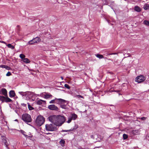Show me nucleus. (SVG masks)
<instances>
[{"mask_svg":"<svg viewBox=\"0 0 149 149\" xmlns=\"http://www.w3.org/2000/svg\"><path fill=\"white\" fill-rule=\"evenodd\" d=\"M66 119L64 116L61 115L56 116V122H55L56 125L57 126H61L65 121Z\"/></svg>","mask_w":149,"mask_h":149,"instance_id":"obj_1","label":"nucleus"},{"mask_svg":"<svg viewBox=\"0 0 149 149\" xmlns=\"http://www.w3.org/2000/svg\"><path fill=\"white\" fill-rule=\"evenodd\" d=\"M57 126L56 124L52 123L47 124L45 125L46 129L47 131H55L57 129Z\"/></svg>","mask_w":149,"mask_h":149,"instance_id":"obj_2","label":"nucleus"},{"mask_svg":"<svg viewBox=\"0 0 149 149\" xmlns=\"http://www.w3.org/2000/svg\"><path fill=\"white\" fill-rule=\"evenodd\" d=\"M22 119L26 123H31L32 120L31 115L26 113L22 115Z\"/></svg>","mask_w":149,"mask_h":149,"instance_id":"obj_3","label":"nucleus"},{"mask_svg":"<svg viewBox=\"0 0 149 149\" xmlns=\"http://www.w3.org/2000/svg\"><path fill=\"white\" fill-rule=\"evenodd\" d=\"M45 121V118L42 116H38L36 118V123L38 126L42 125Z\"/></svg>","mask_w":149,"mask_h":149,"instance_id":"obj_4","label":"nucleus"},{"mask_svg":"<svg viewBox=\"0 0 149 149\" xmlns=\"http://www.w3.org/2000/svg\"><path fill=\"white\" fill-rule=\"evenodd\" d=\"M41 39L38 37H36L33 38V39L29 41L28 42V44L30 45H32L35 43L39 42L41 41Z\"/></svg>","mask_w":149,"mask_h":149,"instance_id":"obj_5","label":"nucleus"},{"mask_svg":"<svg viewBox=\"0 0 149 149\" xmlns=\"http://www.w3.org/2000/svg\"><path fill=\"white\" fill-rule=\"evenodd\" d=\"M146 79L145 77L142 75L137 77L135 79V81L139 83H141L143 81Z\"/></svg>","mask_w":149,"mask_h":149,"instance_id":"obj_6","label":"nucleus"},{"mask_svg":"<svg viewBox=\"0 0 149 149\" xmlns=\"http://www.w3.org/2000/svg\"><path fill=\"white\" fill-rule=\"evenodd\" d=\"M77 118V115L74 113L71 114V116L69 117H68V120L66 122L68 123H70L72 120H75Z\"/></svg>","mask_w":149,"mask_h":149,"instance_id":"obj_7","label":"nucleus"},{"mask_svg":"<svg viewBox=\"0 0 149 149\" xmlns=\"http://www.w3.org/2000/svg\"><path fill=\"white\" fill-rule=\"evenodd\" d=\"M35 95V94L33 93L30 91H27L26 96V99H30L32 97L34 96Z\"/></svg>","mask_w":149,"mask_h":149,"instance_id":"obj_8","label":"nucleus"},{"mask_svg":"<svg viewBox=\"0 0 149 149\" xmlns=\"http://www.w3.org/2000/svg\"><path fill=\"white\" fill-rule=\"evenodd\" d=\"M56 104L60 105L63 104H65L66 102V101L61 98L56 99Z\"/></svg>","mask_w":149,"mask_h":149,"instance_id":"obj_9","label":"nucleus"},{"mask_svg":"<svg viewBox=\"0 0 149 149\" xmlns=\"http://www.w3.org/2000/svg\"><path fill=\"white\" fill-rule=\"evenodd\" d=\"M48 108L51 110L54 111H58V108L54 104L49 105L48 107Z\"/></svg>","mask_w":149,"mask_h":149,"instance_id":"obj_10","label":"nucleus"},{"mask_svg":"<svg viewBox=\"0 0 149 149\" xmlns=\"http://www.w3.org/2000/svg\"><path fill=\"white\" fill-rule=\"evenodd\" d=\"M49 120L50 121L52 122V123L55 124V122H56V116H50L49 117Z\"/></svg>","mask_w":149,"mask_h":149,"instance_id":"obj_11","label":"nucleus"},{"mask_svg":"<svg viewBox=\"0 0 149 149\" xmlns=\"http://www.w3.org/2000/svg\"><path fill=\"white\" fill-rule=\"evenodd\" d=\"M0 139L1 140L2 142L4 143L5 145H6V147H7L8 145L7 144L6 137L4 136H1Z\"/></svg>","mask_w":149,"mask_h":149,"instance_id":"obj_12","label":"nucleus"},{"mask_svg":"<svg viewBox=\"0 0 149 149\" xmlns=\"http://www.w3.org/2000/svg\"><path fill=\"white\" fill-rule=\"evenodd\" d=\"M1 91L2 94L5 96H7V92L6 90L4 88H3L1 89Z\"/></svg>","mask_w":149,"mask_h":149,"instance_id":"obj_13","label":"nucleus"},{"mask_svg":"<svg viewBox=\"0 0 149 149\" xmlns=\"http://www.w3.org/2000/svg\"><path fill=\"white\" fill-rule=\"evenodd\" d=\"M9 97H14L15 95V91L13 90H11L9 92Z\"/></svg>","mask_w":149,"mask_h":149,"instance_id":"obj_14","label":"nucleus"},{"mask_svg":"<svg viewBox=\"0 0 149 149\" xmlns=\"http://www.w3.org/2000/svg\"><path fill=\"white\" fill-rule=\"evenodd\" d=\"M46 102L45 101L43 100H38L37 102V104L38 105H41L42 103L46 104Z\"/></svg>","mask_w":149,"mask_h":149,"instance_id":"obj_15","label":"nucleus"},{"mask_svg":"<svg viewBox=\"0 0 149 149\" xmlns=\"http://www.w3.org/2000/svg\"><path fill=\"white\" fill-rule=\"evenodd\" d=\"M134 10L137 12H140L141 11V9L140 7L138 6H136L134 7Z\"/></svg>","mask_w":149,"mask_h":149,"instance_id":"obj_16","label":"nucleus"},{"mask_svg":"<svg viewBox=\"0 0 149 149\" xmlns=\"http://www.w3.org/2000/svg\"><path fill=\"white\" fill-rule=\"evenodd\" d=\"M12 101V100L10 98H9L7 96H6L5 98V102H11Z\"/></svg>","mask_w":149,"mask_h":149,"instance_id":"obj_17","label":"nucleus"},{"mask_svg":"<svg viewBox=\"0 0 149 149\" xmlns=\"http://www.w3.org/2000/svg\"><path fill=\"white\" fill-rule=\"evenodd\" d=\"M65 143V141L63 139H61L60 141H59V143L62 147L64 146V144Z\"/></svg>","mask_w":149,"mask_h":149,"instance_id":"obj_18","label":"nucleus"},{"mask_svg":"<svg viewBox=\"0 0 149 149\" xmlns=\"http://www.w3.org/2000/svg\"><path fill=\"white\" fill-rule=\"evenodd\" d=\"M27 91L24 92L22 91L19 92V93L22 96H24L26 97Z\"/></svg>","mask_w":149,"mask_h":149,"instance_id":"obj_19","label":"nucleus"},{"mask_svg":"<svg viewBox=\"0 0 149 149\" xmlns=\"http://www.w3.org/2000/svg\"><path fill=\"white\" fill-rule=\"evenodd\" d=\"M23 61L24 62L26 63H29L30 62V61L28 58H24L23 59Z\"/></svg>","mask_w":149,"mask_h":149,"instance_id":"obj_20","label":"nucleus"},{"mask_svg":"<svg viewBox=\"0 0 149 149\" xmlns=\"http://www.w3.org/2000/svg\"><path fill=\"white\" fill-rule=\"evenodd\" d=\"M52 95L51 94H47L44 96V98L45 99H48L52 97Z\"/></svg>","mask_w":149,"mask_h":149,"instance_id":"obj_21","label":"nucleus"},{"mask_svg":"<svg viewBox=\"0 0 149 149\" xmlns=\"http://www.w3.org/2000/svg\"><path fill=\"white\" fill-rule=\"evenodd\" d=\"M60 107L64 109H66L67 108L65 104H63L60 105Z\"/></svg>","mask_w":149,"mask_h":149,"instance_id":"obj_22","label":"nucleus"},{"mask_svg":"<svg viewBox=\"0 0 149 149\" xmlns=\"http://www.w3.org/2000/svg\"><path fill=\"white\" fill-rule=\"evenodd\" d=\"M5 97L0 95V100L2 102H5Z\"/></svg>","mask_w":149,"mask_h":149,"instance_id":"obj_23","label":"nucleus"},{"mask_svg":"<svg viewBox=\"0 0 149 149\" xmlns=\"http://www.w3.org/2000/svg\"><path fill=\"white\" fill-rule=\"evenodd\" d=\"M139 133V131L138 130H133L132 131V133L134 134H138Z\"/></svg>","mask_w":149,"mask_h":149,"instance_id":"obj_24","label":"nucleus"},{"mask_svg":"<svg viewBox=\"0 0 149 149\" xmlns=\"http://www.w3.org/2000/svg\"><path fill=\"white\" fill-rule=\"evenodd\" d=\"M143 24L145 25L149 26V21L147 20H144L143 22Z\"/></svg>","mask_w":149,"mask_h":149,"instance_id":"obj_25","label":"nucleus"},{"mask_svg":"<svg viewBox=\"0 0 149 149\" xmlns=\"http://www.w3.org/2000/svg\"><path fill=\"white\" fill-rule=\"evenodd\" d=\"M7 47L9 48H11L12 49H14L15 48L14 46L10 44H8L7 45Z\"/></svg>","mask_w":149,"mask_h":149,"instance_id":"obj_26","label":"nucleus"},{"mask_svg":"<svg viewBox=\"0 0 149 149\" xmlns=\"http://www.w3.org/2000/svg\"><path fill=\"white\" fill-rule=\"evenodd\" d=\"M28 107L29 110H32L34 109V108L31 106L29 103H28Z\"/></svg>","mask_w":149,"mask_h":149,"instance_id":"obj_27","label":"nucleus"},{"mask_svg":"<svg viewBox=\"0 0 149 149\" xmlns=\"http://www.w3.org/2000/svg\"><path fill=\"white\" fill-rule=\"evenodd\" d=\"M96 56L97 57L100 58H104V57L102 55L97 54L96 55Z\"/></svg>","mask_w":149,"mask_h":149,"instance_id":"obj_28","label":"nucleus"},{"mask_svg":"<svg viewBox=\"0 0 149 149\" xmlns=\"http://www.w3.org/2000/svg\"><path fill=\"white\" fill-rule=\"evenodd\" d=\"M56 99L57 98H55V99L51 100L49 102V103L50 104H54L55 103H56Z\"/></svg>","mask_w":149,"mask_h":149,"instance_id":"obj_29","label":"nucleus"},{"mask_svg":"<svg viewBox=\"0 0 149 149\" xmlns=\"http://www.w3.org/2000/svg\"><path fill=\"white\" fill-rule=\"evenodd\" d=\"M143 8L145 10H148L149 9V6L148 4H146L144 6Z\"/></svg>","mask_w":149,"mask_h":149,"instance_id":"obj_30","label":"nucleus"},{"mask_svg":"<svg viewBox=\"0 0 149 149\" xmlns=\"http://www.w3.org/2000/svg\"><path fill=\"white\" fill-rule=\"evenodd\" d=\"M20 132L25 137H26L28 136V135L25 134L26 132L24 131L21 130H20Z\"/></svg>","mask_w":149,"mask_h":149,"instance_id":"obj_31","label":"nucleus"},{"mask_svg":"<svg viewBox=\"0 0 149 149\" xmlns=\"http://www.w3.org/2000/svg\"><path fill=\"white\" fill-rule=\"evenodd\" d=\"M19 57L23 60L25 58V56L24 54H21L20 55Z\"/></svg>","mask_w":149,"mask_h":149,"instance_id":"obj_32","label":"nucleus"},{"mask_svg":"<svg viewBox=\"0 0 149 149\" xmlns=\"http://www.w3.org/2000/svg\"><path fill=\"white\" fill-rule=\"evenodd\" d=\"M123 137L124 140L128 138V135L126 134H123Z\"/></svg>","mask_w":149,"mask_h":149,"instance_id":"obj_33","label":"nucleus"},{"mask_svg":"<svg viewBox=\"0 0 149 149\" xmlns=\"http://www.w3.org/2000/svg\"><path fill=\"white\" fill-rule=\"evenodd\" d=\"M79 127V126L77 124H75L74 126L73 129L74 130H76L77 128Z\"/></svg>","mask_w":149,"mask_h":149,"instance_id":"obj_34","label":"nucleus"},{"mask_svg":"<svg viewBox=\"0 0 149 149\" xmlns=\"http://www.w3.org/2000/svg\"><path fill=\"white\" fill-rule=\"evenodd\" d=\"M64 86L65 87L68 89H70V86L67 84H65L64 85Z\"/></svg>","mask_w":149,"mask_h":149,"instance_id":"obj_35","label":"nucleus"},{"mask_svg":"<svg viewBox=\"0 0 149 149\" xmlns=\"http://www.w3.org/2000/svg\"><path fill=\"white\" fill-rule=\"evenodd\" d=\"M36 95L35 94V96L32 97V98H31V100H32L33 101H34L36 99Z\"/></svg>","mask_w":149,"mask_h":149,"instance_id":"obj_36","label":"nucleus"},{"mask_svg":"<svg viewBox=\"0 0 149 149\" xmlns=\"http://www.w3.org/2000/svg\"><path fill=\"white\" fill-rule=\"evenodd\" d=\"M11 75V73L10 72H8L6 74V76H10Z\"/></svg>","mask_w":149,"mask_h":149,"instance_id":"obj_37","label":"nucleus"},{"mask_svg":"<svg viewBox=\"0 0 149 149\" xmlns=\"http://www.w3.org/2000/svg\"><path fill=\"white\" fill-rule=\"evenodd\" d=\"M117 54V53H110L108 54V55H115V54Z\"/></svg>","mask_w":149,"mask_h":149,"instance_id":"obj_38","label":"nucleus"},{"mask_svg":"<svg viewBox=\"0 0 149 149\" xmlns=\"http://www.w3.org/2000/svg\"><path fill=\"white\" fill-rule=\"evenodd\" d=\"M5 68L7 70H9L10 69V68L9 66H8L5 65Z\"/></svg>","mask_w":149,"mask_h":149,"instance_id":"obj_39","label":"nucleus"},{"mask_svg":"<svg viewBox=\"0 0 149 149\" xmlns=\"http://www.w3.org/2000/svg\"><path fill=\"white\" fill-rule=\"evenodd\" d=\"M17 29L18 30V31H19L20 30V26L19 25H17Z\"/></svg>","mask_w":149,"mask_h":149,"instance_id":"obj_40","label":"nucleus"},{"mask_svg":"<svg viewBox=\"0 0 149 149\" xmlns=\"http://www.w3.org/2000/svg\"><path fill=\"white\" fill-rule=\"evenodd\" d=\"M146 118L145 117H143L141 118V119L142 120H144L146 119Z\"/></svg>","mask_w":149,"mask_h":149,"instance_id":"obj_41","label":"nucleus"},{"mask_svg":"<svg viewBox=\"0 0 149 149\" xmlns=\"http://www.w3.org/2000/svg\"><path fill=\"white\" fill-rule=\"evenodd\" d=\"M5 65H1L0 67L5 68Z\"/></svg>","mask_w":149,"mask_h":149,"instance_id":"obj_42","label":"nucleus"},{"mask_svg":"<svg viewBox=\"0 0 149 149\" xmlns=\"http://www.w3.org/2000/svg\"><path fill=\"white\" fill-rule=\"evenodd\" d=\"M24 107H26V104H25L24 103H22L21 104Z\"/></svg>","mask_w":149,"mask_h":149,"instance_id":"obj_43","label":"nucleus"},{"mask_svg":"<svg viewBox=\"0 0 149 149\" xmlns=\"http://www.w3.org/2000/svg\"><path fill=\"white\" fill-rule=\"evenodd\" d=\"M69 132H71V131H74V130H73V128L72 129H71L70 130H69Z\"/></svg>","mask_w":149,"mask_h":149,"instance_id":"obj_44","label":"nucleus"},{"mask_svg":"<svg viewBox=\"0 0 149 149\" xmlns=\"http://www.w3.org/2000/svg\"><path fill=\"white\" fill-rule=\"evenodd\" d=\"M77 96L79 97H80V98H83V97L81 95H77Z\"/></svg>","mask_w":149,"mask_h":149,"instance_id":"obj_45","label":"nucleus"},{"mask_svg":"<svg viewBox=\"0 0 149 149\" xmlns=\"http://www.w3.org/2000/svg\"><path fill=\"white\" fill-rule=\"evenodd\" d=\"M91 138H92V139H94V136L93 135H91Z\"/></svg>","mask_w":149,"mask_h":149,"instance_id":"obj_46","label":"nucleus"},{"mask_svg":"<svg viewBox=\"0 0 149 149\" xmlns=\"http://www.w3.org/2000/svg\"><path fill=\"white\" fill-rule=\"evenodd\" d=\"M0 42L1 43H5V44L6 43L4 41H0Z\"/></svg>","mask_w":149,"mask_h":149,"instance_id":"obj_47","label":"nucleus"},{"mask_svg":"<svg viewBox=\"0 0 149 149\" xmlns=\"http://www.w3.org/2000/svg\"><path fill=\"white\" fill-rule=\"evenodd\" d=\"M63 131L65 132H69V130H63Z\"/></svg>","mask_w":149,"mask_h":149,"instance_id":"obj_48","label":"nucleus"},{"mask_svg":"<svg viewBox=\"0 0 149 149\" xmlns=\"http://www.w3.org/2000/svg\"><path fill=\"white\" fill-rule=\"evenodd\" d=\"M61 79H62V80H63V77H62V76H61Z\"/></svg>","mask_w":149,"mask_h":149,"instance_id":"obj_49","label":"nucleus"}]
</instances>
